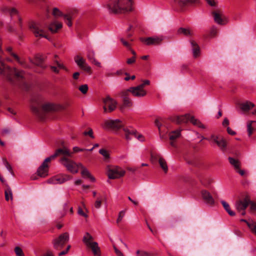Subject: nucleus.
Masks as SVG:
<instances>
[{"label":"nucleus","mask_w":256,"mask_h":256,"mask_svg":"<svg viewBox=\"0 0 256 256\" xmlns=\"http://www.w3.org/2000/svg\"><path fill=\"white\" fill-rule=\"evenodd\" d=\"M214 22L218 24L224 25L228 22L226 18L220 11L212 12Z\"/></svg>","instance_id":"obj_17"},{"label":"nucleus","mask_w":256,"mask_h":256,"mask_svg":"<svg viewBox=\"0 0 256 256\" xmlns=\"http://www.w3.org/2000/svg\"><path fill=\"white\" fill-rule=\"evenodd\" d=\"M0 74L5 76L8 80L14 84L16 81H20L24 78V73L22 70H18L15 68H10L0 58Z\"/></svg>","instance_id":"obj_2"},{"label":"nucleus","mask_w":256,"mask_h":256,"mask_svg":"<svg viewBox=\"0 0 256 256\" xmlns=\"http://www.w3.org/2000/svg\"><path fill=\"white\" fill-rule=\"evenodd\" d=\"M163 40V37L160 36H152L147 38H140V40L144 42L146 45H157L161 43Z\"/></svg>","instance_id":"obj_16"},{"label":"nucleus","mask_w":256,"mask_h":256,"mask_svg":"<svg viewBox=\"0 0 256 256\" xmlns=\"http://www.w3.org/2000/svg\"><path fill=\"white\" fill-rule=\"evenodd\" d=\"M201 194L204 201L206 204L212 206L214 204V199L208 192L204 190H202Z\"/></svg>","instance_id":"obj_21"},{"label":"nucleus","mask_w":256,"mask_h":256,"mask_svg":"<svg viewBox=\"0 0 256 256\" xmlns=\"http://www.w3.org/2000/svg\"><path fill=\"white\" fill-rule=\"evenodd\" d=\"M155 124L158 128L160 134H161L162 130H161L160 128H161L162 124H161L159 120H158V119L156 120Z\"/></svg>","instance_id":"obj_53"},{"label":"nucleus","mask_w":256,"mask_h":256,"mask_svg":"<svg viewBox=\"0 0 256 256\" xmlns=\"http://www.w3.org/2000/svg\"><path fill=\"white\" fill-rule=\"evenodd\" d=\"M209 140H212L217 144L220 149L222 152L226 150V142L223 137L216 135L211 136Z\"/></svg>","instance_id":"obj_12"},{"label":"nucleus","mask_w":256,"mask_h":256,"mask_svg":"<svg viewBox=\"0 0 256 256\" xmlns=\"http://www.w3.org/2000/svg\"><path fill=\"white\" fill-rule=\"evenodd\" d=\"M69 240V234L68 232H64L60 234L58 238H54L52 241L54 248L56 250H60Z\"/></svg>","instance_id":"obj_4"},{"label":"nucleus","mask_w":256,"mask_h":256,"mask_svg":"<svg viewBox=\"0 0 256 256\" xmlns=\"http://www.w3.org/2000/svg\"><path fill=\"white\" fill-rule=\"evenodd\" d=\"M132 0H110L106 8L110 13L122 14L130 12L132 10Z\"/></svg>","instance_id":"obj_1"},{"label":"nucleus","mask_w":256,"mask_h":256,"mask_svg":"<svg viewBox=\"0 0 256 256\" xmlns=\"http://www.w3.org/2000/svg\"><path fill=\"white\" fill-rule=\"evenodd\" d=\"M122 126V122L119 120H106L103 125V127L105 129L112 128L115 130L120 129Z\"/></svg>","instance_id":"obj_14"},{"label":"nucleus","mask_w":256,"mask_h":256,"mask_svg":"<svg viewBox=\"0 0 256 256\" xmlns=\"http://www.w3.org/2000/svg\"><path fill=\"white\" fill-rule=\"evenodd\" d=\"M57 108L55 105L52 103H46L42 106L41 108L38 106L32 105L31 110L41 120L45 118L46 113L56 110Z\"/></svg>","instance_id":"obj_3"},{"label":"nucleus","mask_w":256,"mask_h":256,"mask_svg":"<svg viewBox=\"0 0 256 256\" xmlns=\"http://www.w3.org/2000/svg\"><path fill=\"white\" fill-rule=\"evenodd\" d=\"M51 160L50 158H47L41 166L38 168L37 172L40 177H45L48 174V163Z\"/></svg>","instance_id":"obj_18"},{"label":"nucleus","mask_w":256,"mask_h":256,"mask_svg":"<svg viewBox=\"0 0 256 256\" xmlns=\"http://www.w3.org/2000/svg\"><path fill=\"white\" fill-rule=\"evenodd\" d=\"M52 14L56 18L64 16V20H65L66 24L70 27L72 26V17L69 14L63 15L62 12H60L58 8H54L52 10Z\"/></svg>","instance_id":"obj_19"},{"label":"nucleus","mask_w":256,"mask_h":256,"mask_svg":"<svg viewBox=\"0 0 256 256\" xmlns=\"http://www.w3.org/2000/svg\"><path fill=\"white\" fill-rule=\"evenodd\" d=\"M6 50L10 52V54L18 61V62L21 64L20 58L18 55L12 52V48L8 47L6 48Z\"/></svg>","instance_id":"obj_43"},{"label":"nucleus","mask_w":256,"mask_h":256,"mask_svg":"<svg viewBox=\"0 0 256 256\" xmlns=\"http://www.w3.org/2000/svg\"><path fill=\"white\" fill-rule=\"evenodd\" d=\"M228 160L229 162L232 166H234L235 170H237L240 168L241 164L238 159H236L232 157H229Z\"/></svg>","instance_id":"obj_34"},{"label":"nucleus","mask_w":256,"mask_h":256,"mask_svg":"<svg viewBox=\"0 0 256 256\" xmlns=\"http://www.w3.org/2000/svg\"><path fill=\"white\" fill-rule=\"evenodd\" d=\"M70 245H68L65 250L60 252L58 254V256H62L68 253V250L70 249Z\"/></svg>","instance_id":"obj_54"},{"label":"nucleus","mask_w":256,"mask_h":256,"mask_svg":"<svg viewBox=\"0 0 256 256\" xmlns=\"http://www.w3.org/2000/svg\"><path fill=\"white\" fill-rule=\"evenodd\" d=\"M126 91H128V92H130L134 96L137 97L144 96L146 94V92L140 86L131 87Z\"/></svg>","instance_id":"obj_20"},{"label":"nucleus","mask_w":256,"mask_h":256,"mask_svg":"<svg viewBox=\"0 0 256 256\" xmlns=\"http://www.w3.org/2000/svg\"><path fill=\"white\" fill-rule=\"evenodd\" d=\"M70 179V177L66 174H58L48 180V182L50 184H62Z\"/></svg>","instance_id":"obj_10"},{"label":"nucleus","mask_w":256,"mask_h":256,"mask_svg":"<svg viewBox=\"0 0 256 256\" xmlns=\"http://www.w3.org/2000/svg\"><path fill=\"white\" fill-rule=\"evenodd\" d=\"M83 134L85 136L88 135L92 138H94V136L93 135V131L92 128H90L88 132H84Z\"/></svg>","instance_id":"obj_52"},{"label":"nucleus","mask_w":256,"mask_h":256,"mask_svg":"<svg viewBox=\"0 0 256 256\" xmlns=\"http://www.w3.org/2000/svg\"><path fill=\"white\" fill-rule=\"evenodd\" d=\"M78 214L85 218L88 217V215L86 214L81 208H79L78 210Z\"/></svg>","instance_id":"obj_60"},{"label":"nucleus","mask_w":256,"mask_h":256,"mask_svg":"<svg viewBox=\"0 0 256 256\" xmlns=\"http://www.w3.org/2000/svg\"><path fill=\"white\" fill-rule=\"evenodd\" d=\"M62 26V23L54 21L50 24L48 29L52 33H55L58 30L60 29Z\"/></svg>","instance_id":"obj_27"},{"label":"nucleus","mask_w":256,"mask_h":256,"mask_svg":"<svg viewBox=\"0 0 256 256\" xmlns=\"http://www.w3.org/2000/svg\"><path fill=\"white\" fill-rule=\"evenodd\" d=\"M60 162L68 170L72 173L76 174L78 172L80 166L79 163L76 164L68 158H61L60 160Z\"/></svg>","instance_id":"obj_5"},{"label":"nucleus","mask_w":256,"mask_h":256,"mask_svg":"<svg viewBox=\"0 0 256 256\" xmlns=\"http://www.w3.org/2000/svg\"><path fill=\"white\" fill-rule=\"evenodd\" d=\"M208 4L211 6H214L216 4V0H206Z\"/></svg>","instance_id":"obj_59"},{"label":"nucleus","mask_w":256,"mask_h":256,"mask_svg":"<svg viewBox=\"0 0 256 256\" xmlns=\"http://www.w3.org/2000/svg\"><path fill=\"white\" fill-rule=\"evenodd\" d=\"M103 102L104 104L103 109L105 113L111 112L116 108L117 102L110 96H107L104 98Z\"/></svg>","instance_id":"obj_8"},{"label":"nucleus","mask_w":256,"mask_h":256,"mask_svg":"<svg viewBox=\"0 0 256 256\" xmlns=\"http://www.w3.org/2000/svg\"><path fill=\"white\" fill-rule=\"evenodd\" d=\"M227 132L230 134L232 136L236 134V132L232 130L230 127L227 128Z\"/></svg>","instance_id":"obj_64"},{"label":"nucleus","mask_w":256,"mask_h":256,"mask_svg":"<svg viewBox=\"0 0 256 256\" xmlns=\"http://www.w3.org/2000/svg\"><path fill=\"white\" fill-rule=\"evenodd\" d=\"M190 114H186L183 116H178L175 118L174 121L178 124L186 123L189 121Z\"/></svg>","instance_id":"obj_28"},{"label":"nucleus","mask_w":256,"mask_h":256,"mask_svg":"<svg viewBox=\"0 0 256 256\" xmlns=\"http://www.w3.org/2000/svg\"><path fill=\"white\" fill-rule=\"evenodd\" d=\"M221 203L222 206H224V208L226 211V212L229 214V215H230V216H235V212L230 210L229 204L226 202L222 200L221 201Z\"/></svg>","instance_id":"obj_36"},{"label":"nucleus","mask_w":256,"mask_h":256,"mask_svg":"<svg viewBox=\"0 0 256 256\" xmlns=\"http://www.w3.org/2000/svg\"><path fill=\"white\" fill-rule=\"evenodd\" d=\"M5 198L6 201L12 200V190L9 186H8L4 191Z\"/></svg>","instance_id":"obj_38"},{"label":"nucleus","mask_w":256,"mask_h":256,"mask_svg":"<svg viewBox=\"0 0 256 256\" xmlns=\"http://www.w3.org/2000/svg\"><path fill=\"white\" fill-rule=\"evenodd\" d=\"M158 162L164 172L166 173L168 170V168L166 161L162 158H160Z\"/></svg>","instance_id":"obj_39"},{"label":"nucleus","mask_w":256,"mask_h":256,"mask_svg":"<svg viewBox=\"0 0 256 256\" xmlns=\"http://www.w3.org/2000/svg\"><path fill=\"white\" fill-rule=\"evenodd\" d=\"M79 168H81L82 169L81 174L84 177H86L90 178L92 181L94 182L95 180L94 178L92 176L90 172L88 170L87 168H84V166L81 164L79 163Z\"/></svg>","instance_id":"obj_30"},{"label":"nucleus","mask_w":256,"mask_h":256,"mask_svg":"<svg viewBox=\"0 0 256 256\" xmlns=\"http://www.w3.org/2000/svg\"><path fill=\"white\" fill-rule=\"evenodd\" d=\"M125 173V170L118 166L109 168L107 172L108 176L110 179L119 178L123 176Z\"/></svg>","instance_id":"obj_9"},{"label":"nucleus","mask_w":256,"mask_h":256,"mask_svg":"<svg viewBox=\"0 0 256 256\" xmlns=\"http://www.w3.org/2000/svg\"><path fill=\"white\" fill-rule=\"evenodd\" d=\"M74 61L78 66L89 74L92 73L91 68L86 63V60L80 56L74 57Z\"/></svg>","instance_id":"obj_15"},{"label":"nucleus","mask_w":256,"mask_h":256,"mask_svg":"<svg viewBox=\"0 0 256 256\" xmlns=\"http://www.w3.org/2000/svg\"><path fill=\"white\" fill-rule=\"evenodd\" d=\"M88 88V86L86 84H82L79 87V90L83 94H86L87 93Z\"/></svg>","instance_id":"obj_45"},{"label":"nucleus","mask_w":256,"mask_h":256,"mask_svg":"<svg viewBox=\"0 0 256 256\" xmlns=\"http://www.w3.org/2000/svg\"><path fill=\"white\" fill-rule=\"evenodd\" d=\"M256 129V121L250 120L247 122V131L248 136H250L254 130Z\"/></svg>","instance_id":"obj_31"},{"label":"nucleus","mask_w":256,"mask_h":256,"mask_svg":"<svg viewBox=\"0 0 256 256\" xmlns=\"http://www.w3.org/2000/svg\"><path fill=\"white\" fill-rule=\"evenodd\" d=\"M180 135V130H176L170 132L169 134L170 139V140H174L178 138Z\"/></svg>","instance_id":"obj_37"},{"label":"nucleus","mask_w":256,"mask_h":256,"mask_svg":"<svg viewBox=\"0 0 256 256\" xmlns=\"http://www.w3.org/2000/svg\"><path fill=\"white\" fill-rule=\"evenodd\" d=\"M4 164L6 168H7V170L10 172V173L14 176V173L12 170V167L10 165V164L6 160L5 158H2Z\"/></svg>","instance_id":"obj_41"},{"label":"nucleus","mask_w":256,"mask_h":256,"mask_svg":"<svg viewBox=\"0 0 256 256\" xmlns=\"http://www.w3.org/2000/svg\"><path fill=\"white\" fill-rule=\"evenodd\" d=\"M114 252L118 256H124L123 254L114 245Z\"/></svg>","instance_id":"obj_55"},{"label":"nucleus","mask_w":256,"mask_h":256,"mask_svg":"<svg viewBox=\"0 0 256 256\" xmlns=\"http://www.w3.org/2000/svg\"><path fill=\"white\" fill-rule=\"evenodd\" d=\"M198 0H174L173 6L176 8H182L188 3H196Z\"/></svg>","instance_id":"obj_22"},{"label":"nucleus","mask_w":256,"mask_h":256,"mask_svg":"<svg viewBox=\"0 0 256 256\" xmlns=\"http://www.w3.org/2000/svg\"><path fill=\"white\" fill-rule=\"evenodd\" d=\"M95 53L92 50H90L87 54L88 59L96 66L100 67V63L97 61L94 58Z\"/></svg>","instance_id":"obj_29"},{"label":"nucleus","mask_w":256,"mask_h":256,"mask_svg":"<svg viewBox=\"0 0 256 256\" xmlns=\"http://www.w3.org/2000/svg\"><path fill=\"white\" fill-rule=\"evenodd\" d=\"M29 28L36 37H44L48 38L45 34L44 28L40 23L32 22L29 24Z\"/></svg>","instance_id":"obj_6"},{"label":"nucleus","mask_w":256,"mask_h":256,"mask_svg":"<svg viewBox=\"0 0 256 256\" xmlns=\"http://www.w3.org/2000/svg\"><path fill=\"white\" fill-rule=\"evenodd\" d=\"M94 255V256H100V250L96 242H94L90 247Z\"/></svg>","instance_id":"obj_33"},{"label":"nucleus","mask_w":256,"mask_h":256,"mask_svg":"<svg viewBox=\"0 0 256 256\" xmlns=\"http://www.w3.org/2000/svg\"><path fill=\"white\" fill-rule=\"evenodd\" d=\"M120 41L122 42V43L124 46L130 49V44L128 42L126 41L123 38H122L120 39Z\"/></svg>","instance_id":"obj_56"},{"label":"nucleus","mask_w":256,"mask_h":256,"mask_svg":"<svg viewBox=\"0 0 256 256\" xmlns=\"http://www.w3.org/2000/svg\"><path fill=\"white\" fill-rule=\"evenodd\" d=\"M14 251L16 256H24L22 250L19 246L15 247Z\"/></svg>","instance_id":"obj_42"},{"label":"nucleus","mask_w":256,"mask_h":256,"mask_svg":"<svg viewBox=\"0 0 256 256\" xmlns=\"http://www.w3.org/2000/svg\"><path fill=\"white\" fill-rule=\"evenodd\" d=\"M189 121L192 124L194 125L197 126L199 128H204L205 126L203 124L201 123V122L198 119L194 118V117L190 115V118L189 119Z\"/></svg>","instance_id":"obj_35"},{"label":"nucleus","mask_w":256,"mask_h":256,"mask_svg":"<svg viewBox=\"0 0 256 256\" xmlns=\"http://www.w3.org/2000/svg\"><path fill=\"white\" fill-rule=\"evenodd\" d=\"M248 227L250 229L251 231L256 235V222L248 223Z\"/></svg>","instance_id":"obj_47"},{"label":"nucleus","mask_w":256,"mask_h":256,"mask_svg":"<svg viewBox=\"0 0 256 256\" xmlns=\"http://www.w3.org/2000/svg\"><path fill=\"white\" fill-rule=\"evenodd\" d=\"M254 106V104L252 102L249 101L244 102L240 104V109L244 113L248 112Z\"/></svg>","instance_id":"obj_23"},{"label":"nucleus","mask_w":256,"mask_h":256,"mask_svg":"<svg viewBox=\"0 0 256 256\" xmlns=\"http://www.w3.org/2000/svg\"><path fill=\"white\" fill-rule=\"evenodd\" d=\"M44 60V58L42 55L38 54L36 55L34 60L32 62L34 64L44 68H46V66L43 64Z\"/></svg>","instance_id":"obj_25"},{"label":"nucleus","mask_w":256,"mask_h":256,"mask_svg":"<svg viewBox=\"0 0 256 256\" xmlns=\"http://www.w3.org/2000/svg\"><path fill=\"white\" fill-rule=\"evenodd\" d=\"M10 133V130L8 128H4L2 131V136H6Z\"/></svg>","instance_id":"obj_61"},{"label":"nucleus","mask_w":256,"mask_h":256,"mask_svg":"<svg viewBox=\"0 0 256 256\" xmlns=\"http://www.w3.org/2000/svg\"><path fill=\"white\" fill-rule=\"evenodd\" d=\"M126 211L123 210L119 212L118 218L116 220V222L118 224L120 222L125 214Z\"/></svg>","instance_id":"obj_50"},{"label":"nucleus","mask_w":256,"mask_h":256,"mask_svg":"<svg viewBox=\"0 0 256 256\" xmlns=\"http://www.w3.org/2000/svg\"><path fill=\"white\" fill-rule=\"evenodd\" d=\"M102 200L101 198H98L96 200V201L94 203V207L98 209L100 208L102 205Z\"/></svg>","instance_id":"obj_51"},{"label":"nucleus","mask_w":256,"mask_h":256,"mask_svg":"<svg viewBox=\"0 0 256 256\" xmlns=\"http://www.w3.org/2000/svg\"><path fill=\"white\" fill-rule=\"evenodd\" d=\"M73 150H74V152H75L84 151V149L80 148L78 146L74 147Z\"/></svg>","instance_id":"obj_63"},{"label":"nucleus","mask_w":256,"mask_h":256,"mask_svg":"<svg viewBox=\"0 0 256 256\" xmlns=\"http://www.w3.org/2000/svg\"><path fill=\"white\" fill-rule=\"evenodd\" d=\"M92 236L88 232H86L82 238V242L87 247H90L94 243Z\"/></svg>","instance_id":"obj_24"},{"label":"nucleus","mask_w":256,"mask_h":256,"mask_svg":"<svg viewBox=\"0 0 256 256\" xmlns=\"http://www.w3.org/2000/svg\"><path fill=\"white\" fill-rule=\"evenodd\" d=\"M250 202V197L247 195L244 200H239L236 202L235 208L238 212L241 213L242 216H244L246 214L245 210Z\"/></svg>","instance_id":"obj_7"},{"label":"nucleus","mask_w":256,"mask_h":256,"mask_svg":"<svg viewBox=\"0 0 256 256\" xmlns=\"http://www.w3.org/2000/svg\"><path fill=\"white\" fill-rule=\"evenodd\" d=\"M99 153L101 154L105 158H109V154L108 152L105 149H100L99 150Z\"/></svg>","instance_id":"obj_48"},{"label":"nucleus","mask_w":256,"mask_h":256,"mask_svg":"<svg viewBox=\"0 0 256 256\" xmlns=\"http://www.w3.org/2000/svg\"><path fill=\"white\" fill-rule=\"evenodd\" d=\"M124 130L125 132V138L127 140H130L132 138V136L136 137V130L134 129H129L128 128H124Z\"/></svg>","instance_id":"obj_26"},{"label":"nucleus","mask_w":256,"mask_h":256,"mask_svg":"<svg viewBox=\"0 0 256 256\" xmlns=\"http://www.w3.org/2000/svg\"><path fill=\"white\" fill-rule=\"evenodd\" d=\"M4 12H9L10 15L15 14H17V10L14 8H2Z\"/></svg>","instance_id":"obj_44"},{"label":"nucleus","mask_w":256,"mask_h":256,"mask_svg":"<svg viewBox=\"0 0 256 256\" xmlns=\"http://www.w3.org/2000/svg\"><path fill=\"white\" fill-rule=\"evenodd\" d=\"M190 44L192 48L193 56L194 58L198 57L200 52V47L198 44L194 40L190 41Z\"/></svg>","instance_id":"obj_32"},{"label":"nucleus","mask_w":256,"mask_h":256,"mask_svg":"<svg viewBox=\"0 0 256 256\" xmlns=\"http://www.w3.org/2000/svg\"><path fill=\"white\" fill-rule=\"evenodd\" d=\"M178 32L179 34H183L186 36H190L192 35V32L190 29L185 28H180L178 30Z\"/></svg>","instance_id":"obj_40"},{"label":"nucleus","mask_w":256,"mask_h":256,"mask_svg":"<svg viewBox=\"0 0 256 256\" xmlns=\"http://www.w3.org/2000/svg\"><path fill=\"white\" fill-rule=\"evenodd\" d=\"M249 204H250V208L252 210H256V204L251 201L250 202Z\"/></svg>","instance_id":"obj_58"},{"label":"nucleus","mask_w":256,"mask_h":256,"mask_svg":"<svg viewBox=\"0 0 256 256\" xmlns=\"http://www.w3.org/2000/svg\"><path fill=\"white\" fill-rule=\"evenodd\" d=\"M72 152H70L68 148H63L57 149L54 154L48 157L50 158V160L54 159L57 156H62V158H68L71 157Z\"/></svg>","instance_id":"obj_13"},{"label":"nucleus","mask_w":256,"mask_h":256,"mask_svg":"<svg viewBox=\"0 0 256 256\" xmlns=\"http://www.w3.org/2000/svg\"><path fill=\"white\" fill-rule=\"evenodd\" d=\"M135 61H136V57L133 56L131 58H128L126 62L128 64H130L134 63L135 62Z\"/></svg>","instance_id":"obj_57"},{"label":"nucleus","mask_w":256,"mask_h":256,"mask_svg":"<svg viewBox=\"0 0 256 256\" xmlns=\"http://www.w3.org/2000/svg\"><path fill=\"white\" fill-rule=\"evenodd\" d=\"M150 83V82L148 80H145L144 81L143 83L140 85H139L141 88L144 89V86L146 85H148Z\"/></svg>","instance_id":"obj_62"},{"label":"nucleus","mask_w":256,"mask_h":256,"mask_svg":"<svg viewBox=\"0 0 256 256\" xmlns=\"http://www.w3.org/2000/svg\"><path fill=\"white\" fill-rule=\"evenodd\" d=\"M120 94L122 98V104L120 106V109L123 112L126 108L131 107L132 106V102L128 97V91H122Z\"/></svg>","instance_id":"obj_11"},{"label":"nucleus","mask_w":256,"mask_h":256,"mask_svg":"<svg viewBox=\"0 0 256 256\" xmlns=\"http://www.w3.org/2000/svg\"><path fill=\"white\" fill-rule=\"evenodd\" d=\"M217 32V28L214 26H212L210 30V36L212 38L215 36L216 35Z\"/></svg>","instance_id":"obj_49"},{"label":"nucleus","mask_w":256,"mask_h":256,"mask_svg":"<svg viewBox=\"0 0 256 256\" xmlns=\"http://www.w3.org/2000/svg\"><path fill=\"white\" fill-rule=\"evenodd\" d=\"M136 254L137 256H152V255L150 253L140 250L136 251Z\"/></svg>","instance_id":"obj_46"}]
</instances>
